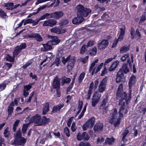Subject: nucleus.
<instances>
[{"instance_id": "obj_1", "label": "nucleus", "mask_w": 146, "mask_h": 146, "mask_svg": "<svg viewBox=\"0 0 146 146\" xmlns=\"http://www.w3.org/2000/svg\"><path fill=\"white\" fill-rule=\"evenodd\" d=\"M123 85L122 84H120L117 90L116 98L117 100L119 99V101L121 102L125 101L126 102V105H128L130 102V99L131 97V95H129V93L128 96L125 92L123 91Z\"/></svg>"}, {"instance_id": "obj_2", "label": "nucleus", "mask_w": 146, "mask_h": 146, "mask_svg": "<svg viewBox=\"0 0 146 146\" xmlns=\"http://www.w3.org/2000/svg\"><path fill=\"white\" fill-rule=\"evenodd\" d=\"M76 9L77 10V16H79L83 18L88 16L92 12L90 9L84 7L81 4L77 5Z\"/></svg>"}, {"instance_id": "obj_3", "label": "nucleus", "mask_w": 146, "mask_h": 146, "mask_svg": "<svg viewBox=\"0 0 146 146\" xmlns=\"http://www.w3.org/2000/svg\"><path fill=\"white\" fill-rule=\"evenodd\" d=\"M101 97V93L96 91L94 93L92 101V105L93 107L96 106V105L98 103Z\"/></svg>"}, {"instance_id": "obj_4", "label": "nucleus", "mask_w": 146, "mask_h": 146, "mask_svg": "<svg viewBox=\"0 0 146 146\" xmlns=\"http://www.w3.org/2000/svg\"><path fill=\"white\" fill-rule=\"evenodd\" d=\"M108 77L105 76L101 81L99 85L98 92L100 93L103 92L106 90L107 84Z\"/></svg>"}, {"instance_id": "obj_5", "label": "nucleus", "mask_w": 146, "mask_h": 146, "mask_svg": "<svg viewBox=\"0 0 146 146\" xmlns=\"http://www.w3.org/2000/svg\"><path fill=\"white\" fill-rule=\"evenodd\" d=\"M136 77L134 75H132L130 77L129 80L128 85L129 87V95H131L132 91V87L135 84L136 82Z\"/></svg>"}, {"instance_id": "obj_6", "label": "nucleus", "mask_w": 146, "mask_h": 146, "mask_svg": "<svg viewBox=\"0 0 146 146\" xmlns=\"http://www.w3.org/2000/svg\"><path fill=\"white\" fill-rule=\"evenodd\" d=\"M108 40L106 39L103 40L100 43H98L97 45L98 48L101 50H103L108 45Z\"/></svg>"}, {"instance_id": "obj_7", "label": "nucleus", "mask_w": 146, "mask_h": 146, "mask_svg": "<svg viewBox=\"0 0 146 146\" xmlns=\"http://www.w3.org/2000/svg\"><path fill=\"white\" fill-rule=\"evenodd\" d=\"M41 119V116L38 114H36L35 115L30 118L29 121V123H35L39 124Z\"/></svg>"}, {"instance_id": "obj_8", "label": "nucleus", "mask_w": 146, "mask_h": 146, "mask_svg": "<svg viewBox=\"0 0 146 146\" xmlns=\"http://www.w3.org/2000/svg\"><path fill=\"white\" fill-rule=\"evenodd\" d=\"M75 62V58H71L68 62L66 66L68 71H70L74 68Z\"/></svg>"}, {"instance_id": "obj_9", "label": "nucleus", "mask_w": 146, "mask_h": 146, "mask_svg": "<svg viewBox=\"0 0 146 146\" xmlns=\"http://www.w3.org/2000/svg\"><path fill=\"white\" fill-rule=\"evenodd\" d=\"M57 21L54 19H49L44 22L43 26H50L53 27L56 24Z\"/></svg>"}, {"instance_id": "obj_10", "label": "nucleus", "mask_w": 146, "mask_h": 146, "mask_svg": "<svg viewBox=\"0 0 146 146\" xmlns=\"http://www.w3.org/2000/svg\"><path fill=\"white\" fill-rule=\"evenodd\" d=\"M104 125L102 123H97L94 125V130L95 132H99L103 130Z\"/></svg>"}, {"instance_id": "obj_11", "label": "nucleus", "mask_w": 146, "mask_h": 146, "mask_svg": "<svg viewBox=\"0 0 146 146\" xmlns=\"http://www.w3.org/2000/svg\"><path fill=\"white\" fill-rule=\"evenodd\" d=\"M125 104H126V102L125 101H123V102H121V101H119V105L120 106L118 112L119 113V117H123V111L125 109Z\"/></svg>"}, {"instance_id": "obj_12", "label": "nucleus", "mask_w": 146, "mask_h": 146, "mask_svg": "<svg viewBox=\"0 0 146 146\" xmlns=\"http://www.w3.org/2000/svg\"><path fill=\"white\" fill-rule=\"evenodd\" d=\"M125 78L124 76V74L123 72H121L119 70L117 73L116 76V82L117 83H118L120 82L123 81Z\"/></svg>"}, {"instance_id": "obj_13", "label": "nucleus", "mask_w": 146, "mask_h": 146, "mask_svg": "<svg viewBox=\"0 0 146 146\" xmlns=\"http://www.w3.org/2000/svg\"><path fill=\"white\" fill-rule=\"evenodd\" d=\"M52 13V18L55 19H59L61 18L64 14L63 12L61 11H56Z\"/></svg>"}, {"instance_id": "obj_14", "label": "nucleus", "mask_w": 146, "mask_h": 146, "mask_svg": "<svg viewBox=\"0 0 146 146\" xmlns=\"http://www.w3.org/2000/svg\"><path fill=\"white\" fill-rule=\"evenodd\" d=\"M27 37L29 38H35L38 42H42L43 40L41 35L38 33H33L28 35Z\"/></svg>"}, {"instance_id": "obj_15", "label": "nucleus", "mask_w": 146, "mask_h": 146, "mask_svg": "<svg viewBox=\"0 0 146 146\" xmlns=\"http://www.w3.org/2000/svg\"><path fill=\"white\" fill-rule=\"evenodd\" d=\"M50 119L49 118H46V117L44 116L41 118V120L39 124H38V126H41L42 125H45L50 122Z\"/></svg>"}, {"instance_id": "obj_16", "label": "nucleus", "mask_w": 146, "mask_h": 146, "mask_svg": "<svg viewBox=\"0 0 146 146\" xmlns=\"http://www.w3.org/2000/svg\"><path fill=\"white\" fill-rule=\"evenodd\" d=\"M64 106L63 104H60L54 106L51 111L52 114L56 112H59L60 110Z\"/></svg>"}, {"instance_id": "obj_17", "label": "nucleus", "mask_w": 146, "mask_h": 146, "mask_svg": "<svg viewBox=\"0 0 146 146\" xmlns=\"http://www.w3.org/2000/svg\"><path fill=\"white\" fill-rule=\"evenodd\" d=\"M60 80L58 78L54 79L52 86L54 89H59L60 87Z\"/></svg>"}, {"instance_id": "obj_18", "label": "nucleus", "mask_w": 146, "mask_h": 146, "mask_svg": "<svg viewBox=\"0 0 146 146\" xmlns=\"http://www.w3.org/2000/svg\"><path fill=\"white\" fill-rule=\"evenodd\" d=\"M119 63V61L118 60L113 61L112 62L111 65L108 69L109 71L111 72L114 71L117 67Z\"/></svg>"}, {"instance_id": "obj_19", "label": "nucleus", "mask_w": 146, "mask_h": 146, "mask_svg": "<svg viewBox=\"0 0 146 146\" xmlns=\"http://www.w3.org/2000/svg\"><path fill=\"white\" fill-rule=\"evenodd\" d=\"M77 17L74 18L72 20V23L75 24H77L82 23L84 20V18L80 17L79 16H77Z\"/></svg>"}, {"instance_id": "obj_20", "label": "nucleus", "mask_w": 146, "mask_h": 146, "mask_svg": "<svg viewBox=\"0 0 146 146\" xmlns=\"http://www.w3.org/2000/svg\"><path fill=\"white\" fill-rule=\"evenodd\" d=\"M119 70L123 72V73L127 74L129 71V69L127 67V63L123 64L122 65V67L120 68Z\"/></svg>"}, {"instance_id": "obj_21", "label": "nucleus", "mask_w": 146, "mask_h": 146, "mask_svg": "<svg viewBox=\"0 0 146 146\" xmlns=\"http://www.w3.org/2000/svg\"><path fill=\"white\" fill-rule=\"evenodd\" d=\"M94 83L92 82L90 84L89 87V89L88 90V94L87 95V99L89 100L90 99L91 96L92 92V91L94 88Z\"/></svg>"}, {"instance_id": "obj_22", "label": "nucleus", "mask_w": 146, "mask_h": 146, "mask_svg": "<svg viewBox=\"0 0 146 146\" xmlns=\"http://www.w3.org/2000/svg\"><path fill=\"white\" fill-rule=\"evenodd\" d=\"M14 106V104L13 102H12L9 105L7 109L8 116L11 115L12 113H13L14 109V108L13 107Z\"/></svg>"}, {"instance_id": "obj_23", "label": "nucleus", "mask_w": 146, "mask_h": 146, "mask_svg": "<svg viewBox=\"0 0 146 146\" xmlns=\"http://www.w3.org/2000/svg\"><path fill=\"white\" fill-rule=\"evenodd\" d=\"M27 139L23 137L17 139V145H24L27 142Z\"/></svg>"}, {"instance_id": "obj_24", "label": "nucleus", "mask_w": 146, "mask_h": 146, "mask_svg": "<svg viewBox=\"0 0 146 146\" xmlns=\"http://www.w3.org/2000/svg\"><path fill=\"white\" fill-rule=\"evenodd\" d=\"M49 104L48 102H46L44 107L42 108V114L43 115L46 114L49 111Z\"/></svg>"}, {"instance_id": "obj_25", "label": "nucleus", "mask_w": 146, "mask_h": 146, "mask_svg": "<svg viewBox=\"0 0 146 146\" xmlns=\"http://www.w3.org/2000/svg\"><path fill=\"white\" fill-rule=\"evenodd\" d=\"M90 127H93L95 122V118L94 117H90L86 122Z\"/></svg>"}, {"instance_id": "obj_26", "label": "nucleus", "mask_w": 146, "mask_h": 146, "mask_svg": "<svg viewBox=\"0 0 146 146\" xmlns=\"http://www.w3.org/2000/svg\"><path fill=\"white\" fill-rule=\"evenodd\" d=\"M53 38H52L51 40L50 41L51 44L52 45H56L58 44L60 42V39H58L57 37L53 36Z\"/></svg>"}, {"instance_id": "obj_27", "label": "nucleus", "mask_w": 146, "mask_h": 146, "mask_svg": "<svg viewBox=\"0 0 146 146\" xmlns=\"http://www.w3.org/2000/svg\"><path fill=\"white\" fill-rule=\"evenodd\" d=\"M129 45L127 46L124 45L121 48L120 50V52L121 53L125 52L129 50Z\"/></svg>"}, {"instance_id": "obj_28", "label": "nucleus", "mask_w": 146, "mask_h": 146, "mask_svg": "<svg viewBox=\"0 0 146 146\" xmlns=\"http://www.w3.org/2000/svg\"><path fill=\"white\" fill-rule=\"evenodd\" d=\"M14 6V3H5L4 6L5 7H7L6 9L7 10L13 9V6Z\"/></svg>"}, {"instance_id": "obj_29", "label": "nucleus", "mask_w": 146, "mask_h": 146, "mask_svg": "<svg viewBox=\"0 0 146 146\" xmlns=\"http://www.w3.org/2000/svg\"><path fill=\"white\" fill-rule=\"evenodd\" d=\"M118 115V112L116 108H114L113 110V112L112 113V119L113 121H115V120L117 118Z\"/></svg>"}, {"instance_id": "obj_30", "label": "nucleus", "mask_w": 146, "mask_h": 146, "mask_svg": "<svg viewBox=\"0 0 146 146\" xmlns=\"http://www.w3.org/2000/svg\"><path fill=\"white\" fill-rule=\"evenodd\" d=\"M52 13H46L40 18V20H41L45 19H48L49 18H52Z\"/></svg>"}, {"instance_id": "obj_31", "label": "nucleus", "mask_w": 146, "mask_h": 146, "mask_svg": "<svg viewBox=\"0 0 146 146\" xmlns=\"http://www.w3.org/2000/svg\"><path fill=\"white\" fill-rule=\"evenodd\" d=\"M112 139L109 137H107L106 139L105 142L104 143V144H105V143H108L109 145H113V143H114L115 141V139L112 137Z\"/></svg>"}, {"instance_id": "obj_32", "label": "nucleus", "mask_w": 146, "mask_h": 146, "mask_svg": "<svg viewBox=\"0 0 146 146\" xmlns=\"http://www.w3.org/2000/svg\"><path fill=\"white\" fill-rule=\"evenodd\" d=\"M14 135H15L16 140L22 137V133L21 131V129L19 128L15 134V133H14Z\"/></svg>"}, {"instance_id": "obj_33", "label": "nucleus", "mask_w": 146, "mask_h": 146, "mask_svg": "<svg viewBox=\"0 0 146 146\" xmlns=\"http://www.w3.org/2000/svg\"><path fill=\"white\" fill-rule=\"evenodd\" d=\"M50 41L48 42L46 44H43V46L46 51H47L52 49V47Z\"/></svg>"}, {"instance_id": "obj_34", "label": "nucleus", "mask_w": 146, "mask_h": 146, "mask_svg": "<svg viewBox=\"0 0 146 146\" xmlns=\"http://www.w3.org/2000/svg\"><path fill=\"white\" fill-rule=\"evenodd\" d=\"M9 130V128L7 127L4 130L3 134L5 137L9 138L11 135L10 132Z\"/></svg>"}, {"instance_id": "obj_35", "label": "nucleus", "mask_w": 146, "mask_h": 146, "mask_svg": "<svg viewBox=\"0 0 146 146\" xmlns=\"http://www.w3.org/2000/svg\"><path fill=\"white\" fill-rule=\"evenodd\" d=\"M71 55H69L67 57L65 58L64 57H63L62 58V63L65 65L66 62H68L71 58Z\"/></svg>"}, {"instance_id": "obj_36", "label": "nucleus", "mask_w": 146, "mask_h": 146, "mask_svg": "<svg viewBox=\"0 0 146 146\" xmlns=\"http://www.w3.org/2000/svg\"><path fill=\"white\" fill-rule=\"evenodd\" d=\"M86 74V72H83L78 77V81L79 84H80L84 79Z\"/></svg>"}, {"instance_id": "obj_37", "label": "nucleus", "mask_w": 146, "mask_h": 146, "mask_svg": "<svg viewBox=\"0 0 146 146\" xmlns=\"http://www.w3.org/2000/svg\"><path fill=\"white\" fill-rule=\"evenodd\" d=\"M29 124V122L27 124H25L23 125L22 129V131L23 134H25L26 133Z\"/></svg>"}, {"instance_id": "obj_38", "label": "nucleus", "mask_w": 146, "mask_h": 146, "mask_svg": "<svg viewBox=\"0 0 146 146\" xmlns=\"http://www.w3.org/2000/svg\"><path fill=\"white\" fill-rule=\"evenodd\" d=\"M146 20V11L144 12L143 14L141 16L140 19L139 23L140 24L141 23L144 22Z\"/></svg>"}, {"instance_id": "obj_39", "label": "nucleus", "mask_w": 146, "mask_h": 146, "mask_svg": "<svg viewBox=\"0 0 146 146\" xmlns=\"http://www.w3.org/2000/svg\"><path fill=\"white\" fill-rule=\"evenodd\" d=\"M21 50L17 46L13 52V56H16L20 53Z\"/></svg>"}, {"instance_id": "obj_40", "label": "nucleus", "mask_w": 146, "mask_h": 146, "mask_svg": "<svg viewBox=\"0 0 146 146\" xmlns=\"http://www.w3.org/2000/svg\"><path fill=\"white\" fill-rule=\"evenodd\" d=\"M6 60L7 61L10 62H13L14 61L15 56L12 57L9 54H7L6 57Z\"/></svg>"}, {"instance_id": "obj_41", "label": "nucleus", "mask_w": 146, "mask_h": 146, "mask_svg": "<svg viewBox=\"0 0 146 146\" xmlns=\"http://www.w3.org/2000/svg\"><path fill=\"white\" fill-rule=\"evenodd\" d=\"M62 78L61 80V83L62 85H64L65 83H69L71 81V79L70 78Z\"/></svg>"}, {"instance_id": "obj_42", "label": "nucleus", "mask_w": 146, "mask_h": 146, "mask_svg": "<svg viewBox=\"0 0 146 146\" xmlns=\"http://www.w3.org/2000/svg\"><path fill=\"white\" fill-rule=\"evenodd\" d=\"M61 57V56L57 57L53 63V64H56V66H59L60 58Z\"/></svg>"}, {"instance_id": "obj_43", "label": "nucleus", "mask_w": 146, "mask_h": 146, "mask_svg": "<svg viewBox=\"0 0 146 146\" xmlns=\"http://www.w3.org/2000/svg\"><path fill=\"white\" fill-rule=\"evenodd\" d=\"M108 98L107 96H106L105 98H104L102 101L101 102L100 106L101 107H105L106 106V104H107V102H108Z\"/></svg>"}, {"instance_id": "obj_44", "label": "nucleus", "mask_w": 146, "mask_h": 146, "mask_svg": "<svg viewBox=\"0 0 146 146\" xmlns=\"http://www.w3.org/2000/svg\"><path fill=\"white\" fill-rule=\"evenodd\" d=\"M83 140L84 141H88L89 138L90 137H89L88 134L86 132H84L83 133Z\"/></svg>"}, {"instance_id": "obj_45", "label": "nucleus", "mask_w": 146, "mask_h": 146, "mask_svg": "<svg viewBox=\"0 0 146 146\" xmlns=\"http://www.w3.org/2000/svg\"><path fill=\"white\" fill-rule=\"evenodd\" d=\"M75 79V78H74L72 79V82L71 83L70 85L67 87L66 89V91L67 92H69L72 89L74 84Z\"/></svg>"}, {"instance_id": "obj_46", "label": "nucleus", "mask_w": 146, "mask_h": 146, "mask_svg": "<svg viewBox=\"0 0 146 146\" xmlns=\"http://www.w3.org/2000/svg\"><path fill=\"white\" fill-rule=\"evenodd\" d=\"M34 84V83H29L27 85H25L24 86V88L26 91L29 90L32 87V86Z\"/></svg>"}, {"instance_id": "obj_47", "label": "nucleus", "mask_w": 146, "mask_h": 146, "mask_svg": "<svg viewBox=\"0 0 146 146\" xmlns=\"http://www.w3.org/2000/svg\"><path fill=\"white\" fill-rule=\"evenodd\" d=\"M90 52L89 53L91 55H95L97 52V50L96 47H94L90 50Z\"/></svg>"}, {"instance_id": "obj_48", "label": "nucleus", "mask_w": 146, "mask_h": 146, "mask_svg": "<svg viewBox=\"0 0 146 146\" xmlns=\"http://www.w3.org/2000/svg\"><path fill=\"white\" fill-rule=\"evenodd\" d=\"M86 107H87V106H86V105H85L84 106L82 110V111L81 113L79 115V116L78 117V118L79 119H81L83 116V115L84 114V113L86 111Z\"/></svg>"}, {"instance_id": "obj_49", "label": "nucleus", "mask_w": 146, "mask_h": 146, "mask_svg": "<svg viewBox=\"0 0 146 146\" xmlns=\"http://www.w3.org/2000/svg\"><path fill=\"white\" fill-rule=\"evenodd\" d=\"M87 47H86V45H83L82 46L80 50V53L82 54H84L85 51L87 50L86 48Z\"/></svg>"}, {"instance_id": "obj_50", "label": "nucleus", "mask_w": 146, "mask_h": 146, "mask_svg": "<svg viewBox=\"0 0 146 146\" xmlns=\"http://www.w3.org/2000/svg\"><path fill=\"white\" fill-rule=\"evenodd\" d=\"M104 65L103 63H100V65H99L97 67V68L95 71V74H97L99 71H100Z\"/></svg>"}, {"instance_id": "obj_51", "label": "nucleus", "mask_w": 146, "mask_h": 146, "mask_svg": "<svg viewBox=\"0 0 146 146\" xmlns=\"http://www.w3.org/2000/svg\"><path fill=\"white\" fill-rule=\"evenodd\" d=\"M64 132L66 135L68 137H69L70 135V131L69 129L67 127H66L64 129Z\"/></svg>"}, {"instance_id": "obj_52", "label": "nucleus", "mask_w": 146, "mask_h": 146, "mask_svg": "<svg viewBox=\"0 0 146 146\" xmlns=\"http://www.w3.org/2000/svg\"><path fill=\"white\" fill-rule=\"evenodd\" d=\"M47 6V5H43L42 7H39L38 8L37 11L36 12H35V13H36V14H37L39 11L46 8Z\"/></svg>"}, {"instance_id": "obj_53", "label": "nucleus", "mask_w": 146, "mask_h": 146, "mask_svg": "<svg viewBox=\"0 0 146 146\" xmlns=\"http://www.w3.org/2000/svg\"><path fill=\"white\" fill-rule=\"evenodd\" d=\"M17 47L21 50L25 49L26 47V45L25 43L21 44L20 46H17Z\"/></svg>"}, {"instance_id": "obj_54", "label": "nucleus", "mask_w": 146, "mask_h": 146, "mask_svg": "<svg viewBox=\"0 0 146 146\" xmlns=\"http://www.w3.org/2000/svg\"><path fill=\"white\" fill-rule=\"evenodd\" d=\"M33 21V20L31 19H27L24 22L23 25H25L27 24L32 23Z\"/></svg>"}, {"instance_id": "obj_55", "label": "nucleus", "mask_w": 146, "mask_h": 146, "mask_svg": "<svg viewBox=\"0 0 146 146\" xmlns=\"http://www.w3.org/2000/svg\"><path fill=\"white\" fill-rule=\"evenodd\" d=\"M7 16L6 13L2 9L0 8V17L4 18L5 16Z\"/></svg>"}, {"instance_id": "obj_56", "label": "nucleus", "mask_w": 146, "mask_h": 146, "mask_svg": "<svg viewBox=\"0 0 146 146\" xmlns=\"http://www.w3.org/2000/svg\"><path fill=\"white\" fill-rule=\"evenodd\" d=\"M83 133L82 134L80 133L79 132L77 135V139L78 141H81L83 140Z\"/></svg>"}, {"instance_id": "obj_57", "label": "nucleus", "mask_w": 146, "mask_h": 146, "mask_svg": "<svg viewBox=\"0 0 146 146\" xmlns=\"http://www.w3.org/2000/svg\"><path fill=\"white\" fill-rule=\"evenodd\" d=\"M94 41L92 40H90L88 41L87 45H86V46L87 48L90 47L94 44Z\"/></svg>"}, {"instance_id": "obj_58", "label": "nucleus", "mask_w": 146, "mask_h": 146, "mask_svg": "<svg viewBox=\"0 0 146 146\" xmlns=\"http://www.w3.org/2000/svg\"><path fill=\"white\" fill-rule=\"evenodd\" d=\"M119 40L117 39V38H115V39L114 40V41L113 42L112 46H111V48H113L115 47L116 46Z\"/></svg>"}, {"instance_id": "obj_59", "label": "nucleus", "mask_w": 146, "mask_h": 146, "mask_svg": "<svg viewBox=\"0 0 146 146\" xmlns=\"http://www.w3.org/2000/svg\"><path fill=\"white\" fill-rule=\"evenodd\" d=\"M89 127L90 126L87 124V123L86 122L83 125L82 128L84 131H86L88 129Z\"/></svg>"}, {"instance_id": "obj_60", "label": "nucleus", "mask_w": 146, "mask_h": 146, "mask_svg": "<svg viewBox=\"0 0 146 146\" xmlns=\"http://www.w3.org/2000/svg\"><path fill=\"white\" fill-rule=\"evenodd\" d=\"M88 58V56H86L84 58H82L81 61L84 64H85L87 62Z\"/></svg>"}, {"instance_id": "obj_61", "label": "nucleus", "mask_w": 146, "mask_h": 146, "mask_svg": "<svg viewBox=\"0 0 146 146\" xmlns=\"http://www.w3.org/2000/svg\"><path fill=\"white\" fill-rule=\"evenodd\" d=\"M120 35H124L125 33V27L124 26V28H121L120 29Z\"/></svg>"}, {"instance_id": "obj_62", "label": "nucleus", "mask_w": 146, "mask_h": 146, "mask_svg": "<svg viewBox=\"0 0 146 146\" xmlns=\"http://www.w3.org/2000/svg\"><path fill=\"white\" fill-rule=\"evenodd\" d=\"M129 57V54H125L121 58V60L123 61H125L126 59Z\"/></svg>"}, {"instance_id": "obj_63", "label": "nucleus", "mask_w": 146, "mask_h": 146, "mask_svg": "<svg viewBox=\"0 0 146 146\" xmlns=\"http://www.w3.org/2000/svg\"><path fill=\"white\" fill-rule=\"evenodd\" d=\"M73 118V117H72L68 119L67 123V126L68 127H70Z\"/></svg>"}, {"instance_id": "obj_64", "label": "nucleus", "mask_w": 146, "mask_h": 146, "mask_svg": "<svg viewBox=\"0 0 146 146\" xmlns=\"http://www.w3.org/2000/svg\"><path fill=\"white\" fill-rule=\"evenodd\" d=\"M104 70L102 71V73L101 74V76H103L104 74H106L107 73V70L108 69H107V67L106 66H104Z\"/></svg>"}]
</instances>
